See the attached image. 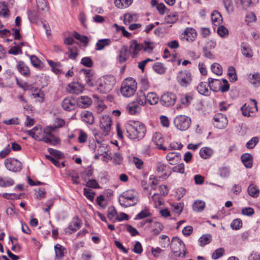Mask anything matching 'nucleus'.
<instances>
[{"instance_id":"1","label":"nucleus","mask_w":260,"mask_h":260,"mask_svg":"<svg viewBox=\"0 0 260 260\" xmlns=\"http://www.w3.org/2000/svg\"><path fill=\"white\" fill-rule=\"evenodd\" d=\"M165 245H170L172 252L175 256L184 258L187 253L185 244L178 237H173L170 241V239L167 236L164 235V247Z\"/></svg>"},{"instance_id":"2","label":"nucleus","mask_w":260,"mask_h":260,"mask_svg":"<svg viewBox=\"0 0 260 260\" xmlns=\"http://www.w3.org/2000/svg\"><path fill=\"white\" fill-rule=\"evenodd\" d=\"M125 129L127 137L131 139H141L146 133L145 125L139 121H129L125 125Z\"/></svg>"},{"instance_id":"3","label":"nucleus","mask_w":260,"mask_h":260,"mask_svg":"<svg viewBox=\"0 0 260 260\" xmlns=\"http://www.w3.org/2000/svg\"><path fill=\"white\" fill-rule=\"evenodd\" d=\"M155 47L154 43L148 40L142 43H138L136 40H133L130 43L129 50L133 58L136 57L141 50L151 53Z\"/></svg>"},{"instance_id":"4","label":"nucleus","mask_w":260,"mask_h":260,"mask_svg":"<svg viewBox=\"0 0 260 260\" xmlns=\"http://www.w3.org/2000/svg\"><path fill=\"white\" fill-rule=\"evenodd\" d=\"M116 82L113 76L106 75L99 78L96 83V89L101 93H107L113 88Z\"/></svg>"},{"instance_id":"5","label":"nucleus","mask_w":260,"mask_h":260,"mask_svg":"<svg viewBox=\"0 0 260 260\" xmlns=\"http://www.w3.org/2000/svg\"><path fill=\"white\" fill-rule=\"evenodd\" d=\"M118 201L123 207L135 206L138 202V193L133 189L126 190L120 195Z\"/></svg>"},{"instance_id":"6","label":"nucleus","mask_w":260,"mask_h":260,"mask_svg":"<svg viewBox=\"0 0 260 260\" xmlns=\"http://www.w3.org/2000/svg\"><path fill=\"white\" fill-rule=\"evenodd\" d=\"M137 89V83L132 78L124 80L121 85L120 92L125 97H131L134 94Z\"/></svg>"},{"instance_id":"7","label":"nucleus","mask_w":260,"mask_h":260,"mask_svg":"<svg viewBox=\"0 0 260 260\" xmlns=\"http://www.w3.org/2000/svg\"><path fill=\"white\" fill-rule=\"evenodd\" d=\"M54 131L52 126L48 127L44 129L41 140L51 145H55L59 143V139L53 135L51 131Z\"/></svg>"},{"instance_id":"8","label":"nucleus","mask_w":260,"mask_h":260,"mask_svg":"<svg viewBox=\"0 0 260 260\" xmlns=\"http://www.w3.org/2000/svg\"><path fill=\"white\" fill-rule=\"evenodd\" d=\"M176 78L180 85L184 87L189 85L192 81L191 74L187 70L179 72L177 75Z\"/></svg>"},{"instance_id":"9","label":"nucleus","mask_w":260,"mask_h":260,"mask_svg":"<svg viewBox=\"0 0 260 260\" xmlns=\"http://www.w3.org/2000/svg\"><path fill=\"white\" fill-rule=\"evenodd\" d=\"M191 123L190 118L185 115H180L176 117L174 124L176 128L180 131L187 129Z\"/></svg>"},{"instance_id":"10","label":"nucleus","mask_w":260,"mask_h":260,"mask_svg":"<svg viewBox=\"0 0 260 260\" xmlns=\"http://www.w3.org/2000/svg\"><path fill=\"white\" fill-rule=\"evenodd\" d=\"M250 104H245L241 108L242 114L245 116H251L252 114L257 111V102L255 100L250 99Z\"/></svg>"},{"instance_id":"11","label":"nucleus","mask_w":260,"mask_h":260,"mask_svg":"<svg viewBox=\"0 0 260 260\" xmlns=\"http://www.w3.org/2000/svg\"><path fill=\"white\" fill-rule=\"evenodd\" d=\"M5 166L8 170L13 172L20 171L22 169L21 163L13 158H7L5 161Z\"/></svg>"},{"instance_id":"12","label":"nucleus","mask_w":260,"mask_h":260,"mask_svg":"<svg viewBox=\"0 0 260 260\" xmlns=\"http://www.w3.org/2000/svg\"><path fill=\"white\" fill-rule=\"evenodd\" d=\"M112 120L108 115H104L100 119V126L105 135H108L111 129Z\"/></svg>"},{"instance_id":"13","label":"nucleus","mask_w":260,"mask_h":260,"mask_svg":"<svg viewBox=\"0 0 260 260\" xmlns=\"http://www.w3.org/2000/svg\"><path fill=\"white\" fill-rule=\"evenodd\" d=\"M197 37V32L195 29L192 27H187L181 34V40L192 42L196 40Z\"/></svg>"},{"instance_id":"14","label":"nucleus","mask_w":260,"mask_h":260,"mask_svg":"<svg viewBox=\"0 0 260 260\" xmlns=\"http://www.w3.org/2000/svg\"><path fill=\"white\" fill-rule=\"evenodd\" d=\"M214 125L219 129L225 128L228 123L226 117L222 113H217L214 116Z\"/></svg>"},{"instance_id":"15","label":"nucleus","mask_w":260,"mask_h":260,"mask_svg":"<svg viewBox=\"0 0 260 260\" xmlns=\"http://www.w3.org/2000/svg\"><path fill=\"white\" fill-rule=\"evenodd\" d=\"M83 88L84 86L81 83L73 82L68 84L66 90L71 94H79L82 92Z\"/></svg>"},{"instance_id":"16","label":"nucleus","mask_w":260,"mask_h":260,"mask_svg":"<svg viewBox=\"0 0 260 260\" xmlns=\"http://www.w3.org/2000/svg\"><path fill=\"white\" fill-rule=\"evenodd\" d=\"M77 101L72 97H67L63 99L61 106L63 110L71 111L75 109Z\"/></svg>"},{"instance_id":"17","label":"nucleus","mask_w":260,"mask_h":260,"mask_svg":"<svg viewBox=\"0 0 260 260\" xmlns=\"http://www.w3.org/2000/svg\"><path fill=\"white\" fill-rule=\"evenodd\" d=\"M81 225V222L80 220H79L78 217H75L73 218L68 228L66 229V232L71 234L79 230Z\"/></svg>"},{"instance_id":"18","label":"nucleus","mask_w":260,"mask_h":260,"mask_svg":"<svg viewBox=\"0 0 260 260\" xmlns=\"http://www.w3.org/2000/svg\"><path fill=\"white\" fill-rule=\"evenodd\" d=\"M131 51H129L127 47L123 46L118 51V60L120 63L126 61L129 57Z\"/></svg>"},{"instance_id":"19","label":"nucleus","mask_w":260,"mask_h":260,"mask_svg":"<svg viewBox=\"0 0 260 260\" xmlns=\"http://www.w3.org/2000/svg\"><path fill=\"white\" fill-rule=\"evenodd\" d=\"M76 101L77 105L82 108H86L92 103L91 99L87 96H81Z\"/></svg>"},{"instance_id":"20","label":"nucleus","mask_w":260,"mask_h":260,"mask_svg":"<svg viewBox=\"0 0 260 260\" xmlns=\"http://www.w3.org/2000/svg\"><path fill=\"white\" fill-rule=\"evenodd\" d=\"M181 158L180 154L176 152L169 153L166 156V159L170 165H174L178 163Z\"/></svg>"},{"instance_id":"21","label":"nucleus","mask_w":260,"mask_h":260,"mask_svg":"<svg viewBox=\"0 0 260 260\" xmlns=\"http://www.w3.org/2000/svg\"><path fill=\"white\" fill-rule=\"evenodd\" d=\"M141 108L138 102L134 101L126 106V110L128 113L132 115H135L139 113L141 111Z\"/></svg>"},{"instance_id":"22","label":"nucleus","mask_w":260,"mask_h":260,"mask_svg":"<svg viewBox=\"0 0 260 260\" xmlns=\"http://www.w3.org/2000/svg\"><path fill=\"white\" fill-rule=\"evenodd\" d=\"M152 200L154 202V207L156 208H160L162 202V196L161 193H155L152 196ZM159 213L162 216V208H160Z\"/></svg>"},{"instance_id":"23","label":"nucleus","mask_w":260,"mask_h":260,"mask_svg":"<svg viewBox=\"0 0 260 260\" xmlns=\"http://www.w3.org/2000/svg\"><path fill=\"white\" fill-rule=\"evenodd\" d=\"M212 23L215 26H219L222 22V17L221 14L217 11H214L211 15Z\"/></svg>"},{"instance_id":"24","label":"nucleus","mask_w":260,"mask_h":260,"mask_svg":"<svg viewBox=\"0 0 260 260\" xmlns=\"http://www.w3.org/2000/svg\"><path fill=\"white\" fill-rule=\"evenodd\" d=\"M176 96L174 94L168 92L164 94V105L169 106L174 104Z\"/></svg>"},{"instance_id":"25","label":"nucleus","mask_w":260,"mask_h":260,"mask_svg":"<svg viewBox=\"0 0 260 260\" xmlns=\"http://www.w3.org/2000/svg\"><path fill=\"white\" fill-rule=\"evenodd\" d=\"M209 82H201L197 87V89L198 92L202 95H208L210 94L209 90L208 89Z\"/></svg>"},{"instance_id":"26","label":"nucleus","mask_w":260,"mask_h":260,"mask_svg":"<svg viewBox=\"0 0 260 260\" xmlns=\"http://www.w3.org/2000/svg\"><path fill=\"white\" fill-rule=\"evenodd\" d=\"M242 54L247 58H251L253 55V52L249 45L243 43L241 45Z\"/></svg>"},{"instance_id":"27","label":"nucleus","mask_w":260,"mask_h":260,"mask_svg":"<svg viewBox=\"0 0 260 260\" xmlns=\"http://www.w3.org/2000/svg\"><path fill=\"white\" fill-rule=\"evenodd\" d=\"M208 82L210 89L213 91H217L220 90L221 84L220 80L209 78L208 79Z\"/></svg>"},{"instance_id":"28","label":"nucleus","mask_w":260,"mask_h":260,"mask_svg":"<svg viewBox=\"0 0 260 260\" xmlns=\"http://www.w3.org/2000/svg\"><path fill=\"white\" fill-rule=\"evenodd\" d=\"M241 160L247 168H251L252 166V156L249 153H245L241 156Z\"/></svg>"},{"instance_id":"29","label":"nucleus","mask_w":260,"mask_h":260,"mask_svg":"<svg viewBox=\"0 0 260 260\" xmlns=\"http://www.w3.org/2000/svg\"><path fill=\"white\" fill-rule=\"evenodd\" d=\"M111 43L110 39H100L97 41L95 44V49L96 50H102L106 47L108 46Z\"/></svg>"},{"instance_id":"30","label":"nucleus","mask_w":260,"mask_h":260,"mask_svg":"<svg viewBox=\"0 0 260 260\" xmlns=\"http://www.w3.org/2000/svg\"><path fill=\"white\" fill-rule=\"evenodd\" d=\"M152 141L157 146V148L162 149V136L160 133H155L152 138Z\"/></svg>"},{"instance_id":"31","label":"nucleus","mask_w":260,"mask_h":260,"mask_svg":"<svg viewBox=\"0 0 260 260\" xmlns=\"http://www.w3.org/2000/svg\"><path fill=\"white\" fill-rule=\"evenodd\" d=\"M133 0H114L115 6L119 9L128 7L132 3Z\"/></svg>"},{"instance_id":"32","label":"nucleus","mask_w":260,"mask_h":260,"mask_svg":"<svg viewBox=\"0 0 260 260\" xmlns=\"http://www.w3.org/2000/svg\"><path fill=\"white\" fill-rule=\"evenodd\" d=\"M85 76V80L86 84L89 86H92L93 83L91 81L93 80L92 71L89 69H85L82 71Z\"/></svg>"},{"instance_id":"33","label":"nucleus","mask_w":260,"mask_h":260,"mask_svg":"<svg viewBox=\"0 0 260 260\" xmlns=\"http://www.w3.org/2000/svg\"><path fill=\"white\" fill-rule=\"evenodd\" d=\"M82 118L83 121L89 124H92L94 122V117L92 113L89 111L83 112Z\"/></svg>"},{"instance_id":"34","label":"nucleus","mask_w":260,"mask_h":260,"mask_svg":"<svg viewBox=\"0 0 260 260\" xmlns=\"http://www.w3.org/2000/svg\"><path fill=\"white\" fill-rule=\"evenodd\" d=\"M14 184V181L13 179L8 177H0V186L3 187H6L12 186Z\"/></svg>"},{"instance_id":"35","label":"nucleus","mask_w":260,"mask_h":260,"mask_svg":"<svg viewBox=\"0 0 260 260\" xmlns=\"http://www.w3.org/2000/svg\"><path fill=\"white\" fill-rule=\"evenodd\" d=\"M146 101L147 103H148L150 105H155L158 103V97L155 93L149 92L146 95Z\"/></svg>"},{"instance_id":"36","label":"nucleus","mask_w":260,"mask_h":260,"mask_svg":"<svg viewBox=\"0 0 260 260\" xmlns=\"http://www.w3.org/2000/svg\"><path fill=\"white\" fill-rule=\"evenodd\" d=\"M34 98H37L38 101L40 103H42L44 101V93L43 91L38 88H35L32 90V93L31 94Z\"/></svg>"},{"instance_id":"37","label":"nucleus","mask_w":260,"mask_h":260,"mask_svg":"<svg viewBox=\"0 0 260 260\" xmlns=\"http://www.w3.org/2000/svg\"><path fill=\"white\" fill-rule=\"evenodd\" d=\"M213 151L209 147L202 148L200 151L201 157L204 159L209 158L213 154Z\"/></svg>"},{"instance_id":"38","label":"nucleus","mask_w":260,"mask_h":260,"mask_svg":"<svg viewBox=\"0 0 260 260\" xmlns=\"http://www.w3.org/2000/svg\"><path fill=\"white\" fill-rule=\"evenodd\" d=\"M178 16L175 12L170 13L165 17V23L167 24H172L177 21Z\"/></svg>"},{"instance_id":"39","label":"nucleus","mask_w":260,"mask_h":260,"mask_svg":"<svg viewBox=\"0 0 260 260\" xmlns=\"http://www.w3.org/2000/svg\"><path fill=\"white\" fill-rule=\"evenodd\" d=\"M55 252V257L57 259H61L64 256V251L66 249L61 245L57 244L54 246Z\"/></svg>"},{"instance_id":"40","label":"nucleus","mask_w":260,"mask_h":260,"mask_svg":"<svg viewBox=\"0 0 260 260\" xmlns=\"http://www.w3.org/2000/svg\"><path fill=\"white\" fill-rule=\"evenodd\" d=\"M17 68L19 72L22 75L28 76L29 75V70L23 62H19L17 64Z\"/></svg>"},{"instance_id":"41","label":"nucleus","mask_w":260,"mask_h":260,"mask_svg":"<svg viewBox=\"0 0 260 260\" xmlns=\"http://www.w3.org/2000/svg\"><path fill=\"white\" fill-rule=\"evenodd\" d=\"M205 207V203L202 200L195 201L192 205V209L194 211L200 212L203 211Z\"/></svg>"},{"instance_id":"42","label":"nucleus","mask_w":260,"mask_h":260,"mask_svg":"<svg viewBox=\"0 0 260 260\" xmlns=\"http://www.w3.org/2000/svg\"><path fill=\"white\" fill-rule=\"evenodd\" d=\"M47 62L51 67L52 71L57 74L61 72V64L59 62H54L51 60H47Z\"/></svg>"},{"instance_id":"43","label":"nucleus","mask_w":260,"mask_h":260,"mask_svg":"<svg viewBox=\"0 0 260 260\" xmlns=\"http://www.w3.org/2000/svg\"><path fill=\"white\" fill-rule=\"evenodd\" d=\"M247 191L249 196L253 198H256L259 195V189L258 187L253 184L249 185L247 188Z\"/></svg>"},{"instance_id":"44","label":"nucleus","mask_w":260,"mask_h":260,"mask_svg":"<svg viewBox=\"0 0 260 260\" xmlns=\"http://www.w3.org/2000/svg\"><path fill=\"white\" fill-rule=\"evenodd\" d=\"M135 102H138V103L141 106L144 105L147 103L146 95L143 91H139L137 93V96Z\"/></svg>"},{"instance_id":"45","label":"nucleus","mask_w":260,"mask_h":260,"mask_svg":"<svg viewBox=\"0 0 260 260\" xmlns=\"http://www.w3.org/2000/svg\"><path fill=\"white\" fill-rule=\"evenodd\" d=\"M212 240V236L210 234H205L202 236L199 240L200 245L201 246H204L210 243Z\"/></svg>"},{"instance_id":"46","label":"nucleus","mask_w":260,"mask_h":260,"mask_svg":"<svg viewBox=\"0 0 260 260\" xmlns=\"http://www.w3.org/2000/svg\"><path fill=\"white\" fill-rule=\"evenodd\" d=\"M193 100V96L190 94L183 95L180 99L181 103L186 106H188Z\"/></svg>"},{"instance_id":"47","label":"nucleus","mask_w":260,"mask_h":260,"mask_svg":"<svg viewBox=\"0 0 260 260\" xmlns=\"http://www.w3.org/2000/svg\"><path fill=\"white\" fill-rule=\"evenodd\" d=\"M219 175L222 178H226L230 176V169L227 166H222L218 170Z\"/></svg>"},{"instance_id":"48","label":"nucleus","mask_w":260,"mask_h":260,"mask_svg":"<svg viewBox=\"0 0 260 260\" xmlns=\"http://www.w3.org/2000/svg\"><path fill=\"white\" fill-rule=\"evenodd\" d=\"M38 131H39V128L35 126L32 129L28 131L27 134L29 136L34 138L35 140L40 141L41 140V136H39L38 134L40 133L37 132Z\"/></svg>"},{"instance_id":"49","label":"nucleus","mask_w":260,"mask_h":260,"mask_svg":"<svg viewBox=\"0 0 260 260\" xmlns=\"http://www.w3.org/2000/svg\"><path fill=\"white\" fill-rule=\"evenodd\" d=\"M228 76L231 82H235L237 80L235 69L233 67H230L228 69Z\"/></svg>"},{"instance_id":"50","label":"nucleus","mask_w":260,"mask_h":260,"mask_svg":"<svg viewBox=\"0 0 260 260\" xmlns=\"http://www.w3.org/2000/svg\"><path fill=\"white\" fill-rule=\"evenodd\" d=\"M212 71L217 75H221L222 74V68L218 63H214L211 67Z\"/></svg>"},{"instance_id":"51","label":"nucleus","mask_w":260,"mask_h":260,"mask_svg":"<svg viewBox=\"0 0 260 260\" xmlns=\"http://www.w3.org/2000/svg\"><path fill=\"white\" fill-rule=\"evenodd\" d=\"M14 44L15 45V46L11 47V48L8 51L9 54L15 55H18L19 54H22V51L21 49V46H17L16 42H14Z\"/></svg>"},{"instance_id":"52","label":"nucleus","mask_w":260,"mask_h":260,"mask_svg":"<svg viewBox=\"0 0 260 260\" xmlns=\"http://www.w3.org/2000/svg\"><path fill=\"white\" fill-rule=\"evenodd\" d=\"M151 215V214L149 212L148 209H145L136 216L135 219H141L145 217H149Z\"/></svg>"},{"instance_id":"53","label":"nucleus","mask_w":260,"mask_h":260,"mask_svg":"<svg viewBox=\"0 0 260 260\" xmlns=\"http://www.w3.org/2000/svg\"><path fill=\"white\" fill-rule=\"evenodd\" d=\"M222 3L228 13L233 12L234 7L232 0H222Z\"/></svg>"},{"instance_id":"54","label":"nucleus","mask_w":260,"mask_h":260,"mask_svg":"<svg viewBox=\"0 0 260 260\" xmlns=\"http://www.w3.org/2000/svg\"><path fill=\"white\" fill-rule=\"evenodd\" d=\"M10 12L7 7L3 3H0V16L4 18H8L9 16Z\"/></svg>"},{"instance_id":"55","label":"nucleus","mask_w":260,"mask_h":260,"mask_svg":"<svg viewBox=\"0 0 260 260\" xmlns=\"http://www.w3.org/2000/svg\"><path fill=\"white\" fill-rule=\"evenodd\" d=\"M27 15L29 20L32 22H36L39 18L38 13L36 11L28 10Z\"/></svg>"},{"instance_id":"56","label":"nucleus","mask_w":260,"mask_h":260,"mask_svg":"<svg viewBox=\"0 0 260 260\" xmlns=\"http://www.w3.org/2000/svg\"><path fill=\"white\" fill-rule=\"evenodd\" d=\"M218 34L222 38L226 37L229 35L228 29L223 25H220L217 30Z\"/></svg>"},{"instance_id":"57","label":"nucleus","mask_w":260,"mask_h":260,"mask_svg":"<svg viewBox=\"0 0 260 260\" xmlns=\"http://www.w3.org/2000/svg\"><path fill=\"white\" fill-rule=\"evenodd\" d=\"M224 253L223 248H219L216 249L212 254V258L213 259H216L221 257Z\"/></svg>"},{"instance_id":"58","label":"nucleus","mask_w":260,"mask_h":260,"mask_svg":"<svg viewBox=\"0 0 260 260\" xmlns=\"http://www.w3.org/2000/svg\"><path fill=\"white\" fill-rule=\"evenodd\" d=\"M234 1L236 4L241 5L244 9L249 7L252 3V0H234Z\"/></svg>"},{"instance_id":"59","label":"nucleus","mask_w":260,"mask_h":260,"mask_svg":"<svg viewBox=\"0 0 260 260\" xmlns=\"http://www.w3.org/2000/svg\"><path fill=\"white\" fill-rule=\"evenodd\" d=\"M231 226L233 230H237L240 229L242 226V220L239 218L234 219L232 222Z\"/></svg>"},{"instance_id":"60","label":"nucleus","mask_w":260,"mask_h":260,"mask_svg":"<svg viewBox=\"0 0 260 260\" xmlns=\"http://www.w3.org/2000/svg\"><path fill=\"white\" fill-rule=\"evenodd\" d=\"M250 80L253 85H258L260 83V74L257 73L253 74L252 77L250 78Z\"/></svg>"},{"instance_id":"61","label":"nucleus","mask_w":260,"mask_h":260,"mask_svg":"<svg viewBox=\"0 0 260 260\" xmlns=\"http://www.w3.org/2000/svg\"><path fill=\"white\" fill-rule=\"evenodd\" d=\"M81 63L88 68H90L93 66L92 60L89 57H84L82 58L81 60Z\"/></svg>"},{"instance_id":"62","label":"nucleus","mask_w":260,"mask_h":260,"mask_svg":"<svg viewBox=\"0 0 260 260\" xmlns=\"http://www.w3.org/2000/svg\"><path fill=\"white\" fill-rule=\"evenodd\" d=\"M73 36L75 39L80 41L81 42L83 43L87 44L88 42V38L87 37L85 36L81 35L77 32H75L74 33Z\"/></svg>"},{"instance_id":"63","label":"nucleus","mask_w":260,"mask_h":260,"mask_svg":"<svg viewBox=\"0 0 260 260\" xmlns=\"http://www.w3.org/2000/svg\"><path fill=\"white\" fill-rule=\"evenodd\" d=\"M48 150L51 155L56 157L57 159L62 158L63 157V154L58 150L52 148H49Z\"/></svg>"},{"instance_id":"64","label":"nucleus","mask_w":260,"mask_h":260,"mask_svg":"<svg viewBox=\"0 0 260 260\" xmlns=\"http://www.w3.org/2000/svg\"><path fill=\"white\" fill-rule=\"evenodd\" d=\"M258 142V138L255 137L250 139L247 143L246 147L249 149H252L254 147L256 144Z\"/></svg>"}]
</instances>
